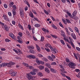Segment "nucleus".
I'll use <instances>...</instances> for the list:
<instances>
[{"mask_svg": "<svg viewBox=\"0 0 80 80\" xmlns=\"http://www.w3.org/2000/svg\"><path fill=\"white\" fill-rule=\"evenodd\" d=\"M68 38L69 39V41L68 39L66 38H64L63 40H64L67 42H68V43L71 44L73 48H75V45H74V44H73V42H72V41H73V39H72L71 37H68Z\"/></svg>", "mask_w": 80, "mask_h": 80, "instance_id": "f257e3e1", "label": "nucleus"}, {"mask_svg": "<svg viewBox=\"0 0 80 80\" xmlns=\"http://www.w3.org/2000/svg\"><path fill=\"white\" fill-rule=\"evenodd\" d=\"M68 64V66H69L70 68H72L73 69H74V68H75V67H75V66H76V64L72 62H70Z\"/></svg>", "mask_w": 80, "mask_h": 80, "instance_id": "f03ea898", "label": "nucleus"}, {"mask_svg": "<svg viewBox=\"0 0 80 80\" xmlns=\"http://www.w3.org/2000/svg\"><path fill=\"white\" fill-rule=\"evenodd\" d=\"M60 67L62 68L60 69V70L61 72H62L63 73H67V72L65 70V69L64 68H63V67L62 65H60Z\"/></svg>", "mask_w": 80, "mask_h": 80, "instance_id": "7ed1b4c3", "label": "nucleus"}, {"mask_svg": "<svg viewBox=\"0 0 80 80\" xmlns=\"http://www.w3.org/2000/svg\"><path fill=\"white\" fill-rule=\"evenodd\" d=\"M9 36L12 37L14 40H16V37L12 33H10L9 34Z\"/></svg>", "mask_w": 80, "mask_h": 80, "instance_id": "20e7f679", "label": "nucleus"}, {"mask_svg": "<svg viewBox=\"0 0 80 80\" xmlns=\"http://www.w3.org/2000/svg\"><path fill=\"white\" fill-rule=\"evenodd\" d=\"M2 65V67H8V63H5V62H3L1 63Z\"/></svg>", "mask_w": 80, "mask_h": 80, "instance_id": "39448f33", "label": "nucleus"}, {"mask_svg": "<svg viewBox=\"0 0 80 80\" xmlns=\"http://www.w3.org/2000/svg\"><path fill=\"white\" fill-rule=\"evenodd\" d=\"M27 78L29 79V80H31V79H33V77L30 75L29 74H27Z\"/></svg>", "mask_w": 80, "mask_h": 80, "instance_id": "423d86ee", "label": "nucleus"}, {"mask_svg": "<svg viewBox=\"0 0 80 80\" xmlns=\"http://www.w3.org/2000/svg\"><path fill=\"white\" fill-rule=\"evenodd\" d=\"M71 35L72 38H73L74 40H76V39H77V37H76V35H75V34L73 33H72Z\"/></svg>", "mask_w": 80, "mask_h": 80, "instance_id": "0eeeda50", "label": "nucleus"}, {"mask_svg": "<svg viewBox=\"0 0 80 80\" xmlns=\"http://www.w3.org/2000/svg\"><path fill=\"white\" fill-rule=\"evenodd\" d=\"M13 65H15V63L12 62H9L8 63V67H11V66Z\"/></svg>", "mask_w": 80, "mask_h": 80, "instance_id": "6e6552de", "label": "nucleus"}, {"mask_svg": "<svg viewBox=\"0 0 80 80\" xmlns=\"http://www.w3.org/2000/svg\"><path fill=\"white\" fill-rule=\"evenodd\" d=\"M66 13L67 15L70 18H72V14L69 12L67 10L66 11Z\"/></svg>", "mask_w": 80, "mask_h": 80, "instance_id": "1a4fd4ad", "label": "nucleus"}, {"mask_svg": "<svg viewBox=\"0 0 80 80\" xmlns=\"http://www.w3.org/2000/svg\"><path fill=\"white\" fill-rule=\"evenodd\" d=\"M12 12L13 15V18H15V16L16 15V13H17V12H16V11L15 10H14V9H12Z\"/></svg>", "mask_w": 80, "mask_h": 80, "instance_id": "9d476101", "label": "nucleus"}, {"mask_svg": "<svg viewBox=\"0 0 80 80\" xmlns=\"http://www.w3.org/2000/svg\"><path fill=\"white\" fill-rule=\"evenodd\" d=\"M3 17L4 18V19L5 20H7V21L8 20V17L7 15H3Z\"/></svg>", "mask_w": 80, "mask_h": 80, "instance_id": "9b49d317", "label": "nucleus"}, {"mask_svg": "<svg viewBox=\"0 0 80 80\" xmlns=\"http://www.w3.org/2000/svg\"><path fill=\"white\" fill-rule=\"evenodd\" d=\"M19 13L20 16L22 17H23V10H20Z\"/></svg>", "mask_w": 80, "mask_h": 80, "instance_id": "f8f14e48", "label": "nucleus"}, {"mask_svg": "<svg viewBox=\"0 0 80 80\" xmlns=\"http://www.w3.org/2000/svg\"><path fill=\"white\" fill-rule=\"evenodd\" d=\"M29 15L30 17L32 18H34V15H33V14L32 12H30Z\"/></svg>", "mask_w": 80, "mask_h": 80, "instance_id": "ddd939ff", "label": "nucleus"}, {"mask_svg": "<svg viewBox=\"0 0 80 80\" xmlns=\"http://www.w3.org/2000/svg\"><path fill=\"white\" fill-rule=\"evenodd\" d=\"M18 27H19V28L21 29L22 30H24V28H23V26H22V25L20 24L19 23L18 24Z\"/></svg>", "mask_w": 80, "mask_h": 80, "instance_id": "4468645a", "label": "nucleus"}, {"mask_svg": "<svg viewBox=\"0 0 80 80\" xmlns=\"http://www.w3.org/2000/svg\"><path fill=\"white\" fill-rule=\"evenodd\" d=\"M44 12L46 15H48L49 14V13H50V10H48V11H47L46 10H44Z\"/></svg>", "mask_w": 80, "mask_h": 80, "instance_id": "2eb2a0df", "label": "nucleus"}, {"mask_svg": "<svg viewBox=\"0 0 80 80\" xmlns=\"http://www.w3.org/2000/svg\"><path fill=\"white\" fill-rule=\"evenodd\" d=\"M52 53H53L54 54H55L56 53H57L58 51L56 49H54L53 50H51Z\"/></svg>", "mask_w": 80, "mask_h": 80, "instance_id": "dca6fc26", "label": "nucleus"}, {"mask_svg": "<svg viewBox=\"0 0 80 80\" xmlns=\"http://www.w3.org/2000/svg\"><path fill=\"white\" fill-rule=\"evenodd\" d=\"M50 70L51 72H53V73H56L57 72V70L54 69L53 68H50Z\"/></svg>", "mask_w": 80, "mask_h": 80, "instance_id": "f3484780", "label": "nucleus"}, {"mask_svg": "<svg viewBox=\"0 0 80 80\" xmlns=\"http://www.w3.org/2000/svg\"><path fill=\"white\" fill-rule=\"evenodd\" d=\"M61 33L62 35L64 37V38H65V37H66V36H65V32H64L63 31L61 30Z\"/></svg>", "mask_w": 80, "mask_h": 80, "instance_id": "a211bd4d", "label": "nucleus"}, {"mask_svg": "<svg viewBox=\"0 0 80 80\" xmlns=\"http://www.w3.org/2000/svg\"><path fill=\"white\" fill-rule=\"evenodd\" d=\"M4 28L7 32H8L9 30V29H8V26L6 25H4Z\"/></svg>", "mask_w": 80, "mask_h": 80, "instance_id": "6ab92c4d", "label": "nucleus"}, {"mask_svg": "<svg viewBox=\"0 0 80 80\" xmlns=\"http://www.w3.org/2000/svg\"><path fill=\"white\" fill-rule=\"evenodd\" d=\"M29 52H30V53H33V54L35 53V51L34 50L32 49H31L29 50Z\"/></svg>", "mask_w": 80, "mask_h": 80, "instance_id": "aec40b11", "label": "nucleus"}, {"mask_svg": "<svg viewBox=\"0 0 80 80\" xmlns=\"http://www.w3.org/2000/svg\"><path fill=\"white\" fill-rule=\"evenodd\" d=\"M45 70L46 72H47L48 73H50V70H49V69H48V68H46L45 69Z\"/></svg>", "mask_w": 80, "mask_h": 80, "instance_id": "412c9836", "label": "nucleus"}, {"mask_svg": "<svg viewBox=\"0 0 80 80\" xmlns=\"http://www.w3.org/2000/svg\"><path fill=\"white\" fill-rule=\"evenodd\" d=\"M77 12L76 11H74L72 14V17H75L77 15Z\"/></svg>", "mask_w": 80, "mask_h": 80, "instance_id": "4be33fe9", "label": "nucleus"}, {"mask_svg": "<svg viewBox=\"0 0 80 80\" xmlns=\"http://www.w3.org/2000/svg\"><path fill=\"white\" fill-rule=\"evenodd\" d=\"M51 25L52 27L53 28H54V29H57V27L56 26H55V24H52Z\"/></svg>", "mask_w": 80, "mask_h": 80, "instance_id": "5701e85b", "label": "nucleus"}, {"mask_svg": "<svg viewBox=\"0 0 80 80\" xmlns=\"http://www.w3.org/2000/svg\"><path fill=\"white\" fill-rule=\"evenodd\" d=\"M46 66L49 68H51L52 67H51V65L50 64L47 63L46 64Z\"/></svg>", "mask_w": 80, "mask_h": 80, "instance_id": "b1692460", "label": "nucleus"}, {"mask_svg": "<svg viewBox=\"0 0 80 80\" xmlns=\"http://www.w3.org/2000/svg\"><path fill=\"white\" fill-rule=\"evenodd\" d=\"M42 30L43 31H44V32H49L48 30L45 29V28H42Z\"/></svg>", "mask_w": 80, "mask_h": 80, "instance_id": "393cba45", "label": "nucleus"}, {"mask_svg": "<svg viewBox=\"0 0 80 80\" xmlns=\"http://www.w3.org/2000/svg\"><path fill=\"white\" fill-rule=\"evenodd\" d=\"M11 75H12V76L13 77V76H15L16 75H17V72H13L11 73Z\"/></svg>", "mask_w": 80, "mask_h": 80, "instance_id": "a878e982", "label": "nucleus"}, {"mask_svg": "<svg viewBox=\"0 0 80 80\" xmlns=\"http://www.w3.org/2000/svg\"><path fill=\"white\" fill-rule=\"evenodd\" d=\"M28 57L29 58H35V56L33 55H29Z\"/></svg>", "mask_w": 80, "mask_h": 80, "instance_id": "bb28decb", "label": "nucleus"}, {"mask_svg": "<svg viewBox=\"0 0 80 80\" xmlns=\"http://www.w3.org/2000/svg\"><path fill=\"white\" fill-rule=\"evenodd\" d=\"M12 10H17V6L15 5H13L12 7Z\"/></svg>", "mask_w": 80, "mask_h": 80, "instance_id": "cd10ccee", "label": "nucleus"}, {"mask_svg": "<svg viewBox=\"0 0 80 80\" xmlns=\"http://www.w3.org/2000/svg\"><path fill=\"white\" fill-rule=\"evenodd\" d=\"M41 62V61H40L38 59H37L36 60V62L37 63L38 65H39L40 64Z\"/></svg>", "mask_w": 80, "mask_h": 80, "instance_id": "c85d7f7f", "label": "nucleus"}, {"mask_svg": "<svg viewBox=\"0 0 80 80\" xmlns=\"http://www.w3.org/2000/svg\"><path fill=\"white\" fill-rule=\"evenodd\" d=\"M18 35L20 37H22V36H23V33L21 32H19L18 33Z\"/></svg>", "mask_w": 80, "mask_h": 80, "instance_id": "c756f323", "label": "nucleus"}, {"mask_svg": "<svg viewBox=\"0 0 80 80\" xmlns=\"http://www.w3.org/2000/svg\"><path fill=\"white\" fill-rule=\"evenodd\" d=\"M39 68L40 70H43V69L44 68V66L42 65L40 66L39 67Z\"/></svg>", "mask_w": 80, "mask_h": 80, "instance_id": "7c9ffc66", "label": "nucleus"}, {"mask_svg": "<svg viewBox=\"0 0 80 80\" xmlns=\"http://www.w3.org/2000/svg\"><path fill=\"white\" fill-rule=\"evenodd\" d=\"M74 30L76 31V32H77V33H78L79 32V30L77 27H75L74 28Z\"/></svg>", "mask_w": 80, "mask_h": 80, "instance_id": "2f4dec72", "label": "nucleus"}, {"mask_svg": "<svg viewBox=\"0 0 80 80\" xmlns=\"http://www.w3.org/2000/svg\"><path fill=\"white\" fill-rule=\"evenodd\" d=\"M30 73L33 75H36V72H34V71H32L30 72Z\"/></svg>", "mask_w": 80, "mask_h": 80, "instance_id": "473e14b6", "label": "nucleus"}, {"mask_svg": "<svg viewBox=\"0 0 80 80\" xmlns=\"http://www.w3.org/2000/svg\"><path fill=\"white\" fill-rule=\"evenodd\" d=\"M23 65L26 67H29V65L27 63H23Z\"/></svg>", "mask_w": 80, "mask_h": 80, "instance_id": "72a5a7b5", "label": "nucleus"}, {"mask_svg": "<svg viewBox=\"0 0 80 80\" xmlns=\"http://www.w3.org/2000/svg\"><path fill=\"white\" fill-rule=\"evenodd\" d=\"M28 48L29 50H30V49H34V47L32 46H30L28 47Z\"/></svg>", "mask_w": 80, "mask_h": 80, "instance_id": "f704fd0d", "label": "nucleus"}, {"mask_svg": "<svg viewBox=\"0 0 80 80\" xmlns=\"http://www.w3.org/2000/svg\"><path fill=\"white\" fill-rule=\"evenodd\" d=\"M38 75L40 77H42V76H43V74H42V73L40 72H38Z\"/></svg>", "mask_w": 80, "mask_h": 80, "instance_id": "c9c22d12", "label": "nucleus"}, {"mask_svg": "<svg viewBox=\"0 0 80 80\" xmlns=\"http://www.w3.org/2000/svg\"><path fill=\"white\" fill-rule=\"evenodd\" d=\"M60 42L61 43L62 45H65V42H64V41H63V40L61 39L60 40Z\"/></svg>", "mask_w": 80, "mask_h": 80, "instance_id": "e433bc0d", "label": "nucleus"}, {"mask_svg": "<svg viewBox=\"0 0 80 80\" xmlns=\"http://www.w3.org/2000/svg\"><path fill=\"white\" fill-rule=\"evenodd\" d=\"M48 58L50 60H51V61H53V58H52L50 56H48Z\"/></svg>", "mask_w": 80, "mask_h": 80, "instance_id": "4c0bfd02", "label": "nucleus"}, {"mask_svg": "<svg viewBox=\"0 0 80 80\" xmlns=\"http://www.w3.org/2000/svg\"><path fill=\"white\" fill-rule=\"evenodd\" d=\"M42 60L43 61H44V62H48V59H47L45 58H42Z\"/></svg>", "mask_w": 80, "mask_h": 80, "instance_id": "58836bf2", "label": "nucleus"}, {"mask_svg": "<svg viewBox=\"0 0 80 80\" xmlns=\"http://www.w3.org/2000/svg\"><path fill=\"white\" fill-rule=\"evenodd\" d=\"M62 20L63 23H64L65 25H67V21H66L65 20H64V19H62Z\"/></svg>", "mask_w": 80, "mask_h": 80, "instance_id": "ea45409f", "label": "nucleus"}, {"mask_svg": "<svg viewBox=\"0 0 80 80\" xmlns=\"http://www.w3.org/2000/svg\"><path fill=\"white\" fill-rule=\"evenodd\" d=\"M32 71L34 72H37L38 71V69L36 68H34L32 69Z\"/></svg>", "mask_w": 80, "mask_h": 80, "instance_id": "a19ab883", "label": "nucleus"}, {"mask_svg": "<svg viewBox=\"0 0 80 80\" xmlns=\"http://www.w3.org/2000/svg\"><path fill=\"white\" fill-rule=\"evenodd\" d=\"M66 20L67 21L68 23H72V22H70V21L68 20V19H66Z\"/></svg>", "mask_w": 80, "mask_h": 80, "instance_id": "79ce46f5", "label": "nucleus"}, {"mask_svg": "<svg viewBox=\"0 0 80 80\" xmlns=\"http://www.w3.org/2000/svg\"><path fill=\"white\" fill-rule=\"evenodd\" d=\"M35 27H40V25L38 24H36L35 25Z\"/></svg>", "mask_w": 80, "mask_h": 80, "instance_id": "37998d69", "label": "nucleus"}, {"mask_svg": "<svg viewBox=\"0 0 80 80\" xmlns=\"http://www.w3.org/2000/svg\"><path fill=\"white\" fill-rule=\"evenodd\" d=\"M5 40L6 42H11V40H9L8 38H6Z\"/></svg>", "mask_w": 80, "mask_h": 80, "instance_id": "c03bdc74", "label": "nucleus"}, {"mask_svg": "<svg viewBox=\"0 0 80 80\" xmlns=\"http://www.w3.org/2000/svg\"><path fill=\"white\" fill-rule=\"evenodd\" d=\"M59 24L60 25V26L62 27V28H64V27H63V25L62 24V23H61V22H59Z\"/></svg>", "mask_w": 80, "mask_h": 80, "instance_id": "a18cd8bd", "label": "nucleus"}, {"mask_svg": "<svg viewBox=\"0 0 80 80\" xmlns=\"http://www.w3.org/2000/svg\"><path fill=\"white\" fill-rule=\"evenodd\" d=\"M72 18L73 19H74L75 20H76L78 19V17L77 16L73 17Z\"/></svg>", "mask_w": 80, "mask_h": 80, "instance_id": "49530a36", "label": "nucleus"}, {"mask_svg": "<svg viewBox=\"0 0 80 80\" xmlns=\"http://www.w3.org/2000/svg\"><path fill=\"white\" fill-rule=\"evenodd\" d=\"M68 28L69 30L71 32H73V29H72V28H70V27H68Z\"/></svg>", "mask_w": 80, "mask_h": 80, "instance_id": "de8ad7c7", "label": "nucleus"}, {"mask_svg": "<svg viewBox=\"0 0 80 80\" xmlns=\"http://www.w3.org/2000/svg\"><path fill=\"white\" fill-rule=\"evenodd\" d=\"M73 55L76 59L77 60H78V57H77V54H76L75 53H74Z\"/></svg>", "mask_w": 80, "mask_h": 80, "instance_id": "09e8293b", "label": "nucleus"}, {"mask_svg": "<svg viewBox=\"0 0 80 80\" xmlns=\"http://www.w3.org/2000/svg\"><path fill=\"white\" fill-rule=\"evenodd\" d=\"M12 25H15V24L16 23V22H15V21L12 20Z\"/></svg>", "mask_w": 80, "mask_h": 80, "instance_id": "8fccbe9b", "label": "nucleus"}, {"mask_svg": "<svg viewBox=\"0 0 80 80\" xmlns=\"http://www.w3.org/2000/svg\"><path fill=\"white\" fill-rule=\"evenodd\" d=\"M4 7L5 8H7L8 7V5H7V4H4Z\"/></svg>", "mask_w": 80, "mask_h": 80, "instance_id": "3c124183", "label": "nucleus"}, {"mask_svg": "<svg viewBox=\"0 0 80 80\" xmlns=\"http://www.w3.org/2000/svg\"><path fill=\"white\" fill-rule=\"evenodd\" d=\"M18 42H19L20 43H23V41H22L20 40H17Z\"/></svg>", "mask_w": 80, "mask_h": 80, "instance_id": "603ef678", "label": "nucleus"}, {"mask_svg": "<svg viewBox=\"0 0 80 80\" xmlns=\"http://www.w3.org/2000/svg\"><path fill=\"white\" fill-rule=\"evenodd\" d=\"M57 65V63L55 62H53L51 64V65Z\"/></svg>", "mask_w": 80, "mask_h": 80, "instance_id": "864d4df0", "label": "nucleus"}, {"mask_svg": "<svg viewBox=\"0 0 80 80\" xmlns=\"http://www.w3.org/2000/svg\"><path fill=\"white\" fill-rule=\"evenodd\" d=\"M38 57H40V58H42V57H43L42 55L40 54H38Z\"/></svg>", "mask_w": 80, "mask_h": 80, "instance_id": "5fc2aeb1", "label": "nucleus"}, {"mask_svg": "<svg viewBox=\"0 0 80 80\" xmlns=\"http://www.w3.org/2000/svg\"><path fill=\"white\" fill-rule=\"evenodd\" d=\"M76 50H78V51L79 52H80V48H79L78 47H76Z\"/></svg>", "mask_w": 80, "mask_h": 80, "instance_id": "6e6d98bb", "label": "nucleus"}, {"mask_svg": "<svg viewBox=\"0 0 80 80\" xmlns=\"http://www.w3.org/2000/svg\"><path fill=\"white\" fill-rule=\"evenodd\" d=\"M27 36H28V37H30V33H29V32H27Z\"/></svg>", "mask_w": 80, "mask_h": 80, "instance_id": "4d7b16f0", "label": "nucleus"}, {"mask_svg": "<svg viewBox=\"0 0 80 80\" xmlns=\"http://www.w3.org/2000/svg\"><path fill=\"white\" fill-rule=\"evenodd\" d=\"M28 28L29 30H31V26H30V25H28Z\"/></svg>", "mask_w": 80, "mask_h": 80, "instance_id": "13d9d810", "label": "nucleus"}, {"mask_svg": "<svg viewBox=\"0 0 80 80\" xmlns=\"http://www.w3.org/2000/svg\"><path fill=\"white\" fill-rule=\"evenodd\" d=\"M44 40V37L43 36H42L41 37V42H43Z\"/></svg>", "mask_w": 80, "mask_h": 80, "instance_id": "bf43d9fd", "label": "nucleus"}, {"mask_svg": "<svg viewBox=\"0 0 80 80\" xmlns=\"http://www.w3.org/2000/svg\"><path fill=\"white\" fill-rule=\"evenodd\" d=\"M66 62H68V63H69V62H70V60H69V59L68 58H66Z\"/></svg>", "mask_w": 80, "mask_h": 80, "instance_id": "052dcab7", "label": "nucleus"}, {"mask_svg": "<svg viewBox=\"0 0 80 80\" xmlns=\"http://www.w3.org/2000/svg\"><path fill=\"white\" fill-rule=\"evenodd\" d=\"M13 51H14V52H15V53H18V51H17V50H16L15 49H13Z\"/></svg>", "mask_w": 80, "mask_h": 80, "instance_id": "680f3d73", "label": "nucleus"}, {"mask_svg": "<svg viewBox=\"0 0 80 80\" xmlns=\"http://www.w3.org/2000/svg\"><path fill=\"white\" fill-rule=\"evenodd\" d=\"M32 12H33V13H34V14H35V15H37V12H35V11L33 9H32Z\"/></svg>", "mask_w": 80, "mask_h": 80, "instance_id": "e2e57ef3", "label": "nucleus"}, {"mask_svg": "<svg viewBox=\"0 0 80 80\" xmlns=\"http://www.w3.org/2000/svg\"><path fill=\"white\" fill-rule=\"evenodd\" d=\"M8 14L10 17H12V13H11V12H8Z\"/></svg>", "mask_w": 80, "mask_h": 80, "instance_id": "0e129e2a", "label": "nucleus"}, {"mask_svg": "<svg viewBox=\"0 0 80 80\" xmlns=\"http://www.w3.org/2000/svg\"><path fill=\"white\" fill-rule=\"evenodd\" d=\"M45 50H46V51L48 52H50V49L45 48Z\"/></svg>", "mask_w": 80, "mask_h": 80, "instance_id": "69168bd1", "label": "nucleus"}, {"mask_svg": "<svg viewBox=\"0 0 80 80\" xmlns=\"http://www.w3.org/2000/svg\"><path fill=\"white\" fill-rule=\"evenodd\" d=\"M65 77L67 78L68 79V80H71V78L69 77H68L67 76H66Z\"/></svg>", "mask_w": 80, "mask_h": 80, "instance_id": "338daca9", "label": "nucleus"}, {"mask_svg": "<svg viewBox=\"0 0 80 80\" xmlns=\"http://www.w3.org/2000/svg\"><path fill=\"white\" fill-rule=\"evenodd\" d=\"M77 77H78V78H80V72H79L78 74V75H77Z\"/></svg>", "mask_w": 80, "mask_h": 80, "instance_id": "774afa93", "label": "nucleus"}]
</instances>
